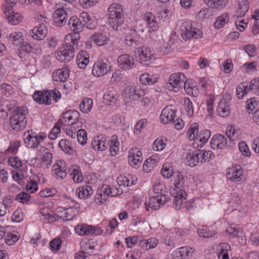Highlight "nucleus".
Returning a JSON list of instances; mask_svg holds the SVG:
<instances>
[{
	"mask_svg": "<svg viewBox=\"0 0 259 259\" xmlns=\"http://www.w3.org/2000/svg\"><path fill=\"white\" fill-rule=\"evenodd\" d=\"M68 26L75 32L74 36L67 35L65 39V43L55 53L57 59L61 62H69L74 56V51L77 49L78 33L82 30L83 25L76 16L71 17L68 23Z\"/></svg>",
	"mask_w": 259,
	"mask_h": 259,
	"instance_id": "1",
	"label": "nucleus"
},
{
	"mask_svg": "<svg viewBox=\"0 0 259 259\" xmlns=\"http://www.w3.org/2000/svg\"><path fill=\"white\" fill-rule=\"evenodd\" d=\"M109 25L114 29H117L124 22V16L121 6L117 3H114L108 8Z\"/></svg>",
	"mask_w": 259,
	"mask_h": 259,
	"instance_id": "2",
	"label": "nucleus"
},
{
	"mask_svg": "<svg viewBox=\"0 0 259 259\" xmlns=\"http://www.w3.org/2000/svg\"><path fill=\"white\" fill-rule=\"evenodd\" d=\"M61 97V93L57 90L36 91L33 95V98L36 102L49 105L52 104L51 98L56 102Z\"/></svg>",
	"mask_w": 259,
	"mask_h": 259,
	"instance_id": "3",
	"label": "nucleus"
},
{
	"mask_svg": "<svg viewBox=\"0 0 259 259\" xmlns=\"http://www.w3.org/2000/svg\"><path fill=\"white\" fill-rule=\"evenodd\" d=\"M13 115L10 117V124L15 131H19L24 128L27 124L26 111L21 107L15 110Z\"/></svg>",
	"mask_w": 259,
	"mask_h": 259,
	"instance_id": "4",
	"label": "nucleus"
},
{
	"mask_svg": "<svg viewBox=\"0 0 259 259\" xmlns=\"http://www.w3.org/2000/svg\"><path fill=\"white\" fill-rule=\"evenodd\" d=\"M180 32L183 39L187 40L191 38H200L203 33L201 30L193 27L190 22H184L180 26Z\"/></svg>",
	"mask_w": 259,
	"mask_h": 259,
	"instance_id": "5",
	"label": "nucleus"
},
{
	"mask_svg": "<svg viewBox=\"0 0 259 259\" xmlns=\"http://www.w3.org/2000/svg\"><path fill=\"white\" fill-rule=\"evenodd\" d=\"M249 92L259 96V77L252 79L249 86L241 83L236 88V95L239 99H242Z\"/></svg>",
	"mask_w": 259,
	"mask_h": 259,
	"instance_id": "6",
	"label": "nucleus"
},
{
	"mask_svg": "<svg viewBox=\"0 0 259 259\" xmlns=\"http://www.w3.org/2000/svg\"><path fill=\"white\" fill-rule=\"evenodd\" d=\"M135 54L138 55L140 63L143 65H149L156 59L154 54L151 53L150 48L148 46L138 48L135 52Z\"/></svg>",
	"mask_w": 259,
	"mask_h": 259,
	"instance_id": "7",
	"label": "nucleus"
},
{
	"mask_svg": "<svg viewBox=\"0 0 259 259\" xmlns=\"http://www.w3.org/2000/svg\"><path fill=\"white\" fill-rule=\"evenodd\" d=\"M111 66L108 60L96 61L92 69V74L96 77H101L107 74L110 70Z\"/></svg>",
	"mask_w": 259,
	"mask_h": 259,
	"instance_id": "8",
	"label": "nucleus"
},
{
	"mask_svg": "<svg viewBox=\"0 0 259 259\" xmlns=\"http://www.w3.org/2000/svg\"><path fill=\"white\" fill-rule=\"evenodd\" d=\"M79 113L76 110H68L62 114V119L58 121V124L64 125H73L79 120Z\"/></svg>",
	"mask_w": 259,
	"mask_h": 259,
	"instance_id": "9",
	"label": "nucleus"
},
{
	"mask_svg": "<svg viewBox=\"0 0 259 259\" xmlns=\"http://www.w3.org/2000/svg\"><path fill=\"white\" fill-rule=\"evenodd\" d=\"M231 100V96L229 93L223 95V99L219 103L217 107V112L220 116L227 117L230 113V102Z\"/></svg>",
	"mask_w": 259,
	"mask_h": 259,
	"instance_id": "10",
	"label": "nucleus"
},
{
	"mask_svg": "<svg viewBox=\"0 0 259 259\" xmlns=\"http://www.w3.org/2000/svg\"><path fill=\"white\" fill-rule=\"evenodd\" d=\"M145 95L144 90L137 88L134 85H129L125 90L124 93V100L127 103L130 102L132 100H136Z\"/></svg>",
	"mask_w": 259,
	"mask_h": 259,
	"instance_id": "11",
	"label": "nucleus"
},
{
	"mask_svg": "<svg viewBox=\"0 0 259 259\" xmlns=\"http://www.w3.org/2000/svg\"><path fill=\"white\" fill-rule=\"evenodd\" d=\"M171 196L174 197V206L176 209H180L184 206L186 201V192L182 189H170Z\"/></svg>",
	"mask_w": 259,
	"mask_h": 259,
	"instance_id": "12",
	"label": "nucleus"
},
{
	"mask_svg": "<svg viewBox=\"0 0 259 259\" xmlns=\"http://www.w3.org/2000/svg\"><path fill=\"white\" fill-rule=\"evenodd\" d=\"M142 154L138 149H131L128 153V162L133 167L137 168L142 161Z\"/></svg>",
	"mask_w": 259,
	"mask_h": 259,
	"instance_id": "13",
	"label": "nucleus"
},
{
	"mask_svg": "<svg viewBox=\"0 0 259 259\" xmlns=\"http://www.w3.org/2000/svg\"><path fill=\"white\" fill-rule=\"evenodd\" d=\"M186 78L184 73L180 72L173 73L168 79L169 84L172 88L174 91L178 92L182 88L183 81Z\"/></svg>",
	"mask_w": 259,
	"mask_h": 259,
	"instance_id": "14",
	"label": "nucleus"
},
{
	"mask_svg": "<svg viewBox=\"0 0 259 259\" xmlns=\"http://www.w3.org/2000/svg\"><path fill=\"white\" fill-rule=\"evenodd\" d=\"M118 66L124 70L133 68L134 65V59L128 54L119 56L117 60Z\"/></svg>",
	"mask_w": 259,
	"mask_h": 259,
	"instance_id": "15",
	"label": "nucleus"
},
{
	"mask_svg": "<svg viewBox=\"0 0 259 259\" xmlns=\"http://www.w3.org/2000/svg\"><path fill=\"white\" fill-rule=\"evenodd\" d=\"M13 7L12 5L5 6L4 13L9 23H11L12 25H17L21 21L22 17L20 13H14L12 10Z\"/></svg>",
	"mask_w": 259,
	"mask_h": 259,
	"instance_id": "16",
	"label": "nucleus"
},
{
	"mask_svg": "<svg viewBox=\"0 0 259 259\" xmlns=\"http://www.w3.org/2000/svg\"><path fill=\"white\" fill-rule=\"evenodd\" d=\"M48 32V30L46 24L42 23L31 30L30 34L35 39L42 40L46 37Z\"/></svg>",
	"mask_w": 259,
	"mask_h": 259,
	"instance_id": "17",
	"label": "nucleus"
},
{
	"mask_svg": "<svg viewBox=\"0 0 259 259\" xmlns=\"http://www.w3.org/2000/svg\"><path fill=\"white\" fill-rule=\"evenodd\" d=\"M227 177L232 182H239L243 179V170L240 165L229 168L227 169Z\"/></svg>",
	"mask_w": 259,
	"mask_h": 259,
	"instance_id": "18",
	"label": "nucleus"
},
{
	"mask_svg": "<svg viewBox=\"0 0 259 259\" xmlns=\"http://www.w3.org/2000/svg\"><path fill=\"white\" fill-rule=\"evenodd\" d=\"M71 202L75 204V205L70 206L69 208H62L65 211L64 212H61L60 215H57L61 219L64 221H70L72 220L75 216V214L73 212V209H75L77 211L79 208V205L77 203H75V201H73V200H71Z\"/></svg>",
	"mask_w": 259,
	"mask_h": 259,
	"instance_id": "19",
	"label": "nucleus"
},
{
	"mask_svg": "<svg viewBox=\"0 0 259 259\" xmlns=\"http://www.w3.org/2000/svg\"><path fill=\"white\" fill-rule=\"evenodd\" d=\"M226 138L222 135H215L211 140L210 146L213 149H224L227 147Z\"/></svg>",
	"mask_w": 259,
	"mask_h": 259,
	"instance_id": "20",
	"label": "nucleus"
},
{
	"mask_svg": "<svg viewBox=\"0 0 259 259\" xmlns=\"http://www.w3.org/2000/svg\"><path fill=\"white\" fill-rule=\"evenodd\" d=\"M176 111L166 107L163 109L160 116V119L164 124H167L173 121L176 116Z\"/></svg>",
	"mask_w": 259,
	"mask_h": 259,
	"instance_id": "21",
	"label": "nucleus"
},
{
	"mask_svg": "<svg viewBox=\"0 0 259 259\" xmlns=\"http://www.w3.org/2000/svg\"><path fill=\"white\" fill-rule=\"evenodd\" d=\"M69 76V70L68 69H59L53 73V77L56 81L65 82L68 78Z\"/></svg>",
	"mask_w": 259,
	"mask_h": 259,
	"instance_id": "22",
	"label": "nucleus"
},
{
	"mask_svg": "<svg viewBox=\"0 0 259 259\" xmlns=\"http://www.w3.org/2000/svg\"><path fill=\"white\" fill-rule=\"evenodd\" d=\"M158 77L155 75L145 73L141 75L139 77L140 82L145 85H152L157 81Z\"/></svg>",
	"mask_w": 259,
	"mask_h": 259,
	"instance_id": "23",
	"label": "nucleus"
},
{
	"mask_svg": "<svg viewBox=\"0 0 259 259\" xmlns=\"http://www.w3.org/2000/svg\"><path fill=\"white\" fill-rule=\"evenodd\" d=\"M194 249L189 246L182 247L179 250L176 252V256L179 259H185L189 256H192Z\"/></svg>",
	"mask_w": 259,
	"mask_h": 259,
	"instance_id": "24",
	"label": "nucleus"
},
{
	"mask_svg": "<svg viewBox=\"0 0 259 259\" xmlns=\"http://www.w3.org/2000/svg\"><path fill=\"white\" fill-rule=\"evenodd\" d=\"M117 181L119 186L127 187L135 185L137 182V179H134L130 176L127 177L121 176L118 177Z\"/></svg>",
	"mask_w": 259,
	"mask_h": 259,
	"instance_id": "25",
	"label": "nucleus"
},
{
	"mask_svg": "<svg viewBox=\"0 0 259 259\" xmlns=\"http://www.w3.org/2000/svg\"><path fill=\"white\" fill-rule=\"evenodd\" d=\"M238 7L239 8L237 11V17H244L245 13L249 9V2L247 0H239Z\"/></svg>",
	"mask_w": 259,
	"mask_h": 259,
	"instance_id": "26",
	"label": "nucleus"
},
{
	"mask_svg": "<svg viewBox=\"0 0 259 259\" xmlns=\"http://www.w3.org/2000/svg\"><path fill=\"white\" fill-rule=\"evenodd\" d=\"M204 2L210 8L220 10L226 6L229 0H204Z\"/></svg>",
	"mask_w": 259,
	"mask_h": 259,
	"instance_id": "27",
	"label": "nucleus"
},
{
	"mask_svg": "<svg viewBox=\"0 0 259 259\" xmlns=\"http://www.w3.org/2000/svg\"><path fill=\"white\" fill-rule=\"evenodd\" d=\"M25 143L32 148H36L40 143L38 136L27 134L24 139Z\"/></svg>",
	"mask_w": 259,
	"mask_h": 259,
	"instance_id": "28",
	"label": "nucleus"
},
{
	"mask_svg": "<svg viewBox=\"0 0 259 259\" xmlns=\"http://www.w3.org/2000/svg\"><path fill=\"white\" fill-rule=\"evenodd\" d=\"M76 194L80 198L88 197L93 192L92 187L88 185L78 187L76 191Z\"/></svg>",
	"mask_w": 259,
	"mask_h": 259,
	"instance_id": "29",
	"label": "nucleus"
},
{
	"mask_svg": "<svg viewBox=\"0 0 259 259\" xmlns=\"http://www.w3.org/2000/svg\"><path fill=\"white\" fill-rule=\"evenodd\" d=\"M144 18L150 27L149 31H155L157 28V25L155 16L151 13L149 12L145 14Z\"/></svg>",
	"mask_w": 259,
	"mask_h": 259,
	"instance_id": "30",
	"label": "nucleus"
},
{
	"mask_svg": "<svg viewBox=\"0 0 259 259\" xmlns=\"http://www.w3.org/2000/svg\"><path fill=\"white\" fill-rule=\"evenodd\" d=\"M9 41L15 46L21 45L23 41L22 33L20 32H14L9 36Z\"/></svg>",
	"mask_w": 259,
	"mask_h": 259,
	"instance_id": "31",
	"label": "nucleus"
},
{
	"mask_svg": "<svg viewBox=\"0 0 259 259\" xmlns=\"http://www.w3.org/2000/svg\"><path fill=\"white\" fill-rule=\"evenodd\" d=\"M161 174L163 177L167 179L174 175L175 173L171 163L168 162L165 163L161 168Z\"/></svg>",
	"mask_w": 259,
	"mask_h": 259,
	"instance_id": "32",
	"label": "nucleus"
},
{
	"mask_svg": "<svg viewBox=\"0 0 259 259\" xmlns=\"http://www.w3.org/2000/svg\"><path fill=\"white\" fill-rule=\"evenodd\" d=\"M70 174L72 177L73 181L75 183L81 182L83 180V177L82 176L80 171L79 170V167L77 165L72 166L69 169Z\"/></svg>",
	"mask_w": 259,
	"mask_h": 259,
	"instance_id": "33",
	"label": "nucleus"
},
{
	"mask_svg": "<svg viewBox=\"0 0 259 259\" xmlns=\"http://www.w3.org/2000/svg\"><path fill=\"white\" fill-rule=\"evenodd\" d=\"M229 20V17L228 14L227 13H224L217 18L214 23V26L217 29L221 28L227 23Z\"/></svg>",
	"mask_w": 259,
	"mask_h": 259,
	"instance_id": "34",
	"label": "nucleus"
},
{
	"mask_svg": "<svg viewBox=\"0 0 259 259\" xmlns=\"http://www.w3.org/2000/svg\"><path fill=\"white\" fill-rule=\"evenodd\" d=\"M220 249L218 250H221L218 253V256L219 259H229V255L227 251L230 249V246L226 243H222L220 245Z\"/></svg>",
	"mask_w": 259,
	"mask_h": 259,
	"instance_id": "35",
	"label": "nucleus"
},
{
	"mask_svg": "<svg viewBox=\"0 0 259 259\" xmlns=\"http://www.w3.org/2000/svg\"><path fill=\"white\" fill-rule=\"evenodd\" d=\"M93 106V100L91 99H85L82 100L79 105L81 112L87 113L90 111Z\"/></svg>",
	"mask_w": 259,
	"mask_h": 259,
	"instance_id": "36",
	"label": "nucleus"
},
{
	"mask_svg": "<svg viewBox=\"0 0 259 259\" xmlns=\"http://www.w3.org/2000/svg\"><path fill=\"white\" fill-rule=\"evenodd\" d=\"M196 150L192 153H188L186 155L185 163L191 167H194L198 165V163L196 157L195 156Z\"/></svg>",
	"mask_w": 259,
	"mask_h": 259,
	"instance_id": "37",
	"label": "nucleus"
},
{
	"mask_svg": "<svg viewBox=\"0 0 259 259\" xmlns=\"http://www.w3.org/2000/svg\"><path fill=\"white\" fill-rule=\"evenodd\" d=\"M91 145L95 150H97L101 151L105 150L108 146V144H106L105 141L100 140H93L91 142Z\"/></svg>",
	"mask_w": 259,
	"mask_h": 259,
	"instance_id": "38",
	"label": "nucleus"
},
{
	"mask_svg": "<svg viewBox=\"0 0 259 259\" xmlns=\"http://www.w3.org/2000/svg\"><path fill=\"white\" fill-rule=\"evenodd\" d=\"M158 243V240L156 238H151L142 242L141 245L142 248L150 249L155 247Z\"/></svg>",
	"mask_w": 259,
	"mask_h": 259,
	"instance_id": "39",
	"label": "nucleus"
},
{
	"mask_svg": "<svg viewBox=\"0 0 259 259\" xmlns=\"http://www.w3.org/2000/svg\"><path fill=\"white\" fill-rule=\"evenodd\" d=\"M91 39L97 45L99 46H102L106 43L107 38L102 33H98L93 35L92 36Z\"/></svg>",
	"mask_w": 259,
	"mask_h": 259,
	"instance_id": "40",
	"label": "nucleus"
},
{
	"mask_svg": "<svg viewBox=\"0 0 259 259\" xmlns=\"http://www.w3.org/2000/svg\"><path fill=\"white\" fill-rule=\"evenodd\" d=\"M198 127L199 125L197 123H193L191 124L187 132L190 140H194L196 142V138L198 134Z\"/></svg>",
	"mask_w": 259,
	"mask_h": 259,
	"instance_id": "41",
	"label": "nucleus"
},
{
	"mask_svg": "<svg viewBox=\"0 0 259 259\" xmlns=\"http://www.w3.org/2000/svg\"><path fill=\"white\" fill-rule=\"evenodd\" d=\"M54 171L53 175L56 179H63L66 176L67 173L63 168L59 165H54L53 166Z\"/></svg>",
	"mask_w": 259,
	"mask_h": 259,
	"instance_id": "42",
	"label": "nucleus"
},
{
	"mask_svg": "<svg viewBox=\"0 0 259 259\" xmlns=\"http://www.w3.org/2000/svg\"><path fill=\"white\" fill-rule=\"evenodd\" d=\"M174 178H175V189L177 190H180L181 189V187L183 185L184 183V176L181 174L179 171H176L174 174Z\"/></svg>",
	"mask_w": 259,
	"mask_h": 259,
	"instance_id": "43",
	"label": "nucleus"
},
{
	"mask_svg": "<svg viewBox=\"0 0 259 259\" xmlns=\"http://www.w3.org/2000/svg\"><path fill=\"white\" fill-rule=\"evenodd\" d=\"M211 135V132L208 130H204L200 132L198 134L196 139V142H200L202 143H205L210 138Z\"/></svg>",
	"mask_w": 259,
	"mask_h": 259,
	"instance_id": "44",
	"label": "nucleus"
},
{
	"mask_svg": "<svg viewBox=\"0 0 259 259\" xmlns=\"http://www.w3.org/2000/svg\"><path fill=\"white\" fill-rule=\"evenodd\" d=\"M197 232L200 237L204 238H209L212 237L215 234L214 231L209 229L206 227L199 228Z\"/></svg>",
	"mask_w": 259,
	"mask_h": 259,
	"instance_id": "45",
	"label": "nucleus"
},
{
	"mask_svg": "<svg viewBox=\"0 0 259 259\" xmlns=\"http://www.w3.org/2000/svg\"><path fill=\"white\" fill-rule=\"evenodd\" d=\"M78 142L81 145L87 143L88 140L87 132L83 129H80L77 132L76 136Z\"/></svg>",
	"mask_w": 259,
	"mask_h": 259,
	"instance_id": "46",
	"label": "nucleus"
},
{
	"mask_svg": "<svg viewBox=\"0 0 259 259\" xmlns=\"http://www.w3.org/2000/svg\"><path fill=\"white\" fill-rule=\"evenodd\" d=\"M184 105L188 115L189 117L192 116L194 113V107L192 101L189 98H185L184 100Z\"/></svg>",
	"mask_w": 259,
	"mask_h": 259,
	"instance_id": "47",
	"label": "nucleus"
},
{
	"mask_svg": "<svg viewBox=\"0 0 259 259\" xmlns=\"http://www.w3.org/2000/svg\"><path fill=\"white\" fill-rule=\"evenodd\" d=\"M212 15V11L210 8H205L201 9L197 14L198 19L202 20L204 19L209 18Z\"/></svg>",
	"mask_w": 259,
	"mask_h": 259,
	"instance_id": "48",
	"label": "nucleus"
},
{
	"mask_svg": "<svg viewBox=\"0 0 259 259\" xmlns=\"http://www.w3.org/2000/svg\"><path fill=\"white\" fill-rule=\"evenodd\" d=\"M2 93L6 97H10L14 93L13 89L10 84L3 83L0 86Z\"/></svg>",
	"mask_w": 259,
	"mask_h": 259,
	"instance_id": "49",
	"label": "nucleus"
},
{
	"mask_svg": "<svg viewBox=\"0 0 259 259\" xmlns=\"http://www.w3.org/2000/svg\"><path fill=\"white\" fill-rule=\"evenodd\" d=\"M70 145V143L65 139L61 140L59 143V147L66 153H70V152L72 150Z\"/></svg>",
	"mask_w": 259,
	"mask_h": 259,
	"instance_id": "50",
	"label": "nucleus"
},
{
	"mask_svg": "<svg viewBox=\"0 0 259 259\" xmlns=\"http://www.w3.org/2000/svg\"><path fill=\"white\" fill-rule=\"evenodd\" d=\"M257 63L256 61L247 62L243 64L242 68L246 72H253L256 70Z\"/></svg>",
	"mask_w": 259,
	"mask_h": 259,
	"instance_id": "51",
	"label": "nucleus"
},
{
	"mask_svg": "<svg viewBox=\"0 0 259 259\" xmlns=\"http://www.w3.org/2000/svg\"><path fill=\"white\" fill-rule=\"evenodd\" d=\"M147 124V120L146 119H142L139 120L135 125L134 133L137 135L139 134L141 130L146 126Z\"/></svg>",
	"mask_w": 259,
	"mask_h": 259,
	"instance_id": "52",
	"label": "nucleus"
},
{
	"mask_svg": "<svg viewBox=\"0 0 259 259\" xmlns=\"http://www.w3.org/2000/svg\"><path fill=\"white\" fill-rule=\"evenodd\" d=\"M156 163V160L153 156L147 159L144 162L143 167L145 172H148L150 169L149 168L153 167Z\"/></svg>",
	"mask_w": 259,
	"mask_h": 259,
	"instance_id": "53",
	"label": "nucleus"
},
{
	"mask_svg": "<svg viewBox=\"0 0 259 259\" xmlns=\"http://www.w3.org/2000/svg\"><path fill=\"white\" fill-rule=\"evenodd\" d=\"M30 198V195L26 192H21L16 196L15 199L22 203L27 202Z\"/></svg>",
	"mask_w": 259,
	"mask_h": 259,
	"instance_id": "54",
	"label": "nucleus"
},
{
	"mask_svg": "<svg viewBox=\"0 0 259 259\" xmlns=\"http://www.w3.org/2000/svg\"><path fill=\"white\" fill-rule=\"evenodd\" d=\"M226 231L232 237H237L240 234L239 228L235 224H232L227 228Z\"/></svg>",
	"mask_w": 259,
	"mask_h": 259,
	"instance_id": "55",
	"label": "nucleus"
},
{
	"mask_svg": "<svg viewBox=\"0 0 259 259\" xmlns=\"http://www.w3.org/2000/svg\"><path fill=\"white\" fill-rule=\"evenodd\" d=\"M239 150L243 156H249L250 152L249 151L248 147L244 141H241L238 144Z\"/></svg>",
	"mask_w": 259,
	"mask_h": 259,
	"instance_id": "56",
	"label": "nucleus"
},
{
	"mask_svg": "<svg viewBox=\"0 0 259 259\" xmlns=\"http://www.w3.org/2000/svg\"><path fill=\"white\" fill-rule=\"evenodd\" d=\"M100 193H103L108 196H114L115 195L110 187L107 185H103L98 190Z\"/></svg>",
	"mask_w": 259,
	"mask_h": 259,
	"instance_id": "57",
	"label": "nucleus"
},
{
	"mask_svg": "<svg viewBox=\"0 0 259 259\" xmlns=\"http://www.w3.org/2000/svg\"><path fill=\"white\" fill-rule=\"evenodd\" d=\"M62 241L60 238H56L50 243L51 249L52 250L58 251L60 249Z\"/></svg>",
	"mask_w": 259,
	"mask_h": 259,
	"instance_id": "58",
	"label": "nucleus"
},
{
	"mask_svg": "<svg viewBox=\"0 0 259 259\" xmlns=\"http://www.w3.org/2000/svg\"><path fill=\"white\" fill-rule=\"evenodd\" d=\"M158 200L156 196L151 197L149 200V206L155 210L158 209L161 205Z\"/></svg>",
	"mask_w": 259,
	"mask_h": 259,
	"instance_id": "59",
	"label": "nucleus"
},
{
	"mask_svg": "<svg viewBox=\"0 0 259 259\" xmlns=\"http://www.w3.org/2000/svg\"><path fill=\"white\" fill-rule=\"evenodd\" d=\"M257 49L253 45H246L244 47V50L249 56L253 57L255 55Z\"/></svg>",
	"mask_w": 259,
	"mask_h": 259,
	"instance_id": "60",
	"label": "nucleus"
},
{
	"mask_svg": "<svg viewBox=\"0 0 259 259\" xmlns=\"http://www.w3.org/2000/svg\"><path fill=\"white\" fill-rule=\"evenodd\" d=\"M165 146V144L161 139H156L153 144V149L155 151H161Z\"/></svg>",
	"mask_w": 259,
	"mask_h": 259,
	"instance_id": "61",
	"label": "nucleus"
},
{
	"mask_svg": "<svg viewBox=\"0 0 259 259\" xmlns=\"http://www.w3.org/2000/svg\"><path fill=\"white\" fill-rule=\"evenodd\" d=\"M8 163L12 167L16 168L20 167L22 166L21 160L17 157H11L8 159Z\"/></svg>",
	"mask_w": 259,
	"mask_h": 259,
	"instance_id": "62",
	"label": "nucleus"
},
{
	"mask_svg": "<svg viewBox=\"0 0 259 259\" xmlns=\"http://www.w3.org/2000/svg\"><path fill=\"white\" fill-rule=\"evenodd\" d=\"M119 142L114 140H111V144L109 147L110 152L111 155L114 156L117 154V151L118 150Z\"/></svg>",
	"mask_w": 259,
	"mask_h": 259,
	"instance_id": "63",
	"label": "nucleus"
},
{
	"mask_svg": "<svg viewBox=\"0 0 259 259\" xmlns=\"http://www.w3.org/2000/svg\"><path fill=\"white\" fill-rule=\"evenodd\" d=\"M165 186L159 182L155 183L153 186V191L156 194H163L165 192Z\"/></svg>",
	"mask_w": 259,
	"mask_h": 259,
	"instance_id": "64",
	"label": "nucleus"
}]
</instances>
